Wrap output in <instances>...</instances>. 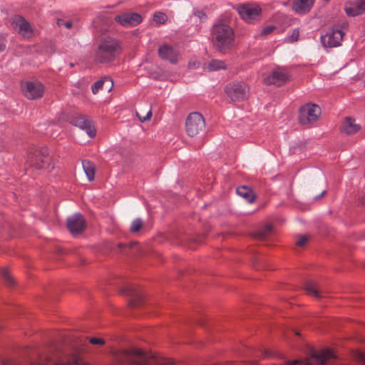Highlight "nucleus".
Listing matches in <instances>:
<instances>
[{"label":"nucleus","mask_w":365,"mask_h":365,"mask_svg":"<svg viewBox=\"0 0 365 365\" xmlns=\"http://www.w3.org/2000/svg\"><path fill=\"white\" fill-rule=\"evenodd\" d=\"M118 365H173L169 360L157 357L138 349L118 351L115 355Z\"/></svg>","instance_id":"nucleus-1"},{"label":"nucleus","mask_w":365,"mask_h":365,"mask_svg":"<svg viewBox=\"0 0 365 365\" xmlns=\"http://www.w3.org/2000/svg\"><path fill=\"white\" fill-rule=\"evenodd\" d=\"M212 40L217 48L223 52L232 46L234 31L228 24L219 21L212 29Z\"/></svg>","instance_id":"nucleus-2"},{"label":"nucleus","mask_w":365,"mask_h":365,"mask_svg":"<svg viewBox=\"0 0 365 365\" xmlns=\"http://www.w3.org/2000/svg\"><path fill=\"white\" fill-rule=\"evenodd\" d=\"M120 52L118 41L107 37L101 41L95 53V60L101 63L113 61Z\"/></svg>","instance_id":"nucleus-3"},{"label":"nucleus","mask_w":365,"mask_h":365,"mask_svg":"<svg viewBox=\"0 0 365 365\" xmlns=\"http://www.w3.org/2000/svg\"><path fill=\"white\" fill-rule=\"evenodd\" d=\"M205 129V120L203 115L198 112H193L188 115L185 120V130L187 135L194 138L202 133Z\"/></svg>","instance_id":"nucleus-4"},{"label":"nucleus","mask_w":365,"mask_h":365,"mask_svg":"<svg viewBox=\"0 0 365 365\" xmlns=\"http://www.w3.org/2000/svg\"><path fill=\"white\" fill-rule=\"evenodd\" d=\"M48 150L45 148L31 149L27 155L26 164L36 169L46 168L48 164Z\"/></svg>","instance_id":"nucleus-5"},{"label":"nucleus","mask_w":365,"mask_h":365,"mask_svg":"<svg viewBox=\"0 0 365 365\" xmlns=\"http://www.w3.org/2000/svg\"><path fill=\"white\" fill-rule=\"evenodd\" d=\"M249 87L245 82H233L226 86L225 92L233 102H240L249 96Z\"/></svg>","instance_id":"nucleus-6"},{"label":"nucleus","mask_w":365,"mask_h":365,"mask_svg":"<svg viewBox=\"0 0 365 365\" xmlns=\"http://www.w3.org/2000/svg\"><path fill=\"white\" fill-rule=\"evenodd\" d=\"M347 29V24L341 25V29L334 28L321 36V41L326 48L337 47L341 45L343 36Z\"/></svg>","instance_id":"nucleus-7"},{"label":"nucleus","mask_w":365,"mask_h":365,"mask_svg":"<svg viewBox=\"0 0 365 365\" xmlns=\"http://www.w3.org/2000/svg\"><path fill=\"white\" fill-rule=\"evenodd\" d=\"M290 75L284 68H277L269 74L263 76V81L267 85L281 86L289 81Z\"/></svg>","instance_id":"nucleus-8"},{"label":"nucleus","mask_w":365,"mask_h":365,"mask_svg":"<svg viewBox=\"0 0 365 365\" xmlns=\"http://www.w3.org/2000/svg\"><path fill=\"white\" fill-rule=\"evenodd\" d=\"M23 95L29 100L41 98L44 92V86L39 81H26L21 83Z\"/></svg>","instance_id":"nucleus-9"},{"label":"nucleus","mask_w":365,"mask_h":365,"mask_svg":"<svg viewBox=\"0 0 365 365\" xmlns=\"http://www.w3.org/2000/svg\"><path fill=\"white\" fill-rule=\"evenodd\" d=\"M321 114V108L315 104H307L301 107L299 120L301 124L306 125L316 121Z\"/></svg>","instance_id":"nucleus-10"},{"label":"nucleus","mask_w":365,"mask_h":365,"mask_svg":"<svg viewBox=\"0 0 365 365\" xmlns=\"http://www.w3.org/2000/svg\"><path fill=\"white\" fill-rule=\"evenodd\" d=\"M159 56L170 63L176 64L180 58V51L176 46L171 44L163 43L158 49Z\"/></svg>","instance_id":"nucleus-11"},{"label":"nucleus","mask_w":365,"mask_h":365,"mask_svg":"<svg viewBox=\"0 0 365 365\" xmlns=\"http://www.w3.org/2000/svg\"><path fill=\"white\" fill-rule=\"evenodd\" d=\"M237 10L242 19L248 23L256 20L261 12V9L258 6L251 4L239 5Z\"/></svg>","instance_id":"nucleus-12"},{"label":"nucleus","mask_w":365,"mask_h":365,"mask_svg":"<svg viewBox=\"0 0 365 365\" xmlns=\"http://www.w3.org/2000/svg\"><path fill=\"white\" fill-rule=\"evenodd\" d=\"M86 221L83 217L79 213L67 218V227L73 235H78L86 229Z\"/></svg>","instance_id":"nucleus-13"},{"label":"nucleus","mask_w":365,"mask_h":365,"mask_svg":"<svg viewBox=\"0 0 365 365\" xmlns=\"http://www.w3.org/2000/svg\"><path fill=\"white\" fill-rule=\"evenodd\" d=\"M14 29L23 37L30 38L32 36V29L29 23L21 16H15L12 19Z\"/></svg>","instance_id":"nucleus-14"},{"label":"nucleus","mask_w":365,"mask_h":365,"mask_svg":"<svg viewBox=\"0 0 365 365\" xmlns=\"http://www.w3.org/2000/svg\"><path fill=\"white\" fill-rule=\"evenodd\" d=\"M115 19L118 24L125 27L135 26L142 21L141 16L136 13H125L116 16Z\"/></svg>","instance_id":"nucleus-15"},{"label":"nucleus","mask_w":365,"mask_h":365,"mask_svg":"<svg viewBox=\"0 0 365 365\" xmlns=\"http://www.w3.org/2000/svg\"><path fill=\"white\" fill-rule=\"evenodd\" d=\"M345 12L347 15L356 16L365 12V0H354L346 3Z\"/></svg>","instance_id":"nucleus-16"},{"label":"nucleus","mask_w":365,"mask_h":365,"mask_svg":"<svg viewBox=\"0 0 365 365\" xmlns=\"http://www.w3.org/2000/svg\"><path fill=\"white\" fill-rule=\"evenodd\" d=\"M73 124L82 130H86L89 137L93 138L96 135V130L91 122L85 116L80 115L73 119Z\"/></svg>","instance_id":"nucleus-17"},{"label":"nucleus","mask_w":365,"mask_h":365,"mask_svg":"<svg viewBox=\"0 0 365 365\" xmlns=\"http://www.w3.org/2000/svg\"><path fill=\"white\" fill-rule=\"evenodd\" d=\"M314 0H294L293 9L299 14H304L310 11Z\"/></svg>","instance_id":"nucleus-18"},{"label":"nucleus","mask_w":365,"mask_h":365,"mask_svg":"<svg viewBox=\"0 0 365 365\" xmlns=\"http://www.w3.org/2000/svg\"><path fill=\"white\" fill-rule=\"evenodd\" d=\"M360 128V125L356 124L355 120L350 117L346 118L341 125L342 130L347 135L354 134L358 132Z\"/></svg>","instance_id":"nucleus-19"},{"label":"nucleus","mask_w":365,"mask_h":365,"mask_svg":"<svg viewBox=\"0 0 365 365\" xmlns=\"http://www.w3.org/2000/svg\"><path fill=\"white\" fill-rule=\"evenodd\" d=\"M304 289L307 294L313 296L317 299L323 297V292L319 289V286L314 282H307L304 285Z\"/></svg>","instance_id":"nucleus-20"},{"label":"nucleus","mask_w":365,"mask_h":365,"mask_svg":"<svg viewBox=\"0 0 365 365\" xmlns=\"http://www.w3.org/2000/svg\"><path fill=\"white\" fill-rule=\"evenodd\" d=\"M107 83L106 89L110 91L113 86V82L110 79L108 78H105L104 79H101L97 81L92 85L91 89L93 94H96L100 90H103L104 85Z\"/></svg>","instance_id":"nucleus-21"},{"label":"nucleus","mask_w":365,"mask_h":365,"mask_svg":"<svg viewBox=\"0 0 365 365\" xmlns=\"http://www.w3.org/2000/svg\"><path fill=\"white\" fill-rule=\"evenodd\" d=\"M82 166H83L84 173H86V175L88 178V180L89 181H93L95 178V172H96L95 165L89 160H84L82 161Z\"/></svg>","instance_id":"nucleus-22"},{"label":"nucleus","mask_w":365,"mask_h":365,"mask_svg":"<svg viewBox=\"0 0 365 365\" xmlns=\"http://www.w3.org/2000/svg\"><path fill=\"white\" fill-rule=\"evenodd\" d=\"M123 292L132 297L133 299L130 302V306L135 307L139 304V294L134 287L129 286L125 288Z\"/></svg>","instance_id":"nucleus-23"},{"label":"nucleus","mask_w":365,"mask_h":365,"mask_svg":"<svg viewBox=\"0 0 365 365\" xmlns=\"http://www.w3.org/2000/svg\"><path fill=\"white\" fill-rule=\"evenodd\" d=\"M236 192L238 195L242 197L250 202L254 200V195L252 194V192L248 187H240L237 189Z\"/></svg>","instance_id":"nucleus-24"},{"label":"nucleus","mask_w":365,"mask_h":365,"mask_svg":"<svg viewBox=\"0 0 365 365\" xmlns=\"http://www.w3.org/2000/svg\"><path fill=\"white\" fill-rule=\"evenodd\" d=\"M272 232V227L271 225H266L261 230L253 234V237L256 239L264 240Z\"/></svg>","instance_id":"nucleus-25"},{"label":"nucleus","mask_w":365,"mask_h":365,"mask_svg":"<svg viewBox=\"0 0 365 365\" xmlns=\"http://www.w3.org/2000/svg\"><path fill=\"white\" fill-rule=\"evenodd\" d=\"M152 110L150 108H149L148 110L140 109V111L136 112V115L141 122H145L150 120L152 117Z\"/></svg>","instance_id":"nucleus-26"},{"label":"nucleus","mask_w":365,"mask_h":365,"mask_svg":"<svg viewBox=\"0 0 365 365\" xmlns=\"http://www.w3.org/2000/svg\"><path fill=\"white\" fill-rule=\"evenodd\" d=\"M207 68L209 71H217L218 69L225 68V63L221 61L212 60L207 64Z\"/></svg>","instance_id":"nucleus-27"},{"label":"nucleus","mask_w":365,"mask_h":365,"mask_svg":"<svg viewBox=\"0 0 365 365\" xmlns=\"http://www.w3.org/2000/svg\"><path fill=\"white\" fill-rule=\"evenodd\" d=\"M0 274L4 279L8 285L11 286L14 284V282L9 273V271L6 268H1L0 269Z\"/></svg>","instance_id":"nucleus-28"},{"label":"nucleus","mask_w":365,"mask_h":365,"mask_svg":"<svg viewBox=\"0 0 365 365\" xmlns=\"http://www.w3.org/2000/svg\"><path fill=\"white\" fill-rule=\"evenodd\" d=\"M143 227V221L139 219H135L130 225V230L131 232H138L141 227Z\"/></svg>","instance_id":"nucleus-29"},{"label":"nucleus","mask_w":365,"mask_h":365,"mask_svg":"<svg viewBox=\"0 0 365 365\" xmlns=\"http://www.w3.org/2000/svg\"><path fill=\"white\" fill-rule=\"evenodd\" d=\"M153 19L157 24H163L167 21L168 17L163 13L156 12L153 16Z\"/></svg>","instance_id":"nucleus-30"},{"label":"nucleus","mask_w":365,"mask_h":365,"mask_svg":"<svg viewBox=\"0 0 365 365\" xmlns=\"http://www.w3.org/2000/svg\"><path fill=\"white\" fill-rule=\"evenodd\" d=\"M309 240L307 235H299L297 237L296 245L299 247H303Z\"/></svg>","instance_id":"nucleus-31"},{"label":"nucleus","mask_w":365,"mask_h":365,"mask_svg":"<svg viewBox=\"0 0 365 365\" xmlns=\"http://www.w3.org/2000/svg\"><path fill=\"white\" fill-rule=\"evenodd\" d=\"M89 342L93 345H103L105 340L102 338L91 337L89 339Z\"/></svg>","instance_id":"nucleus-32"},{"label":"nucleus","mask_w":365,"mask_h":365,"mask_svg":"<svg viewBox=\"0 0 365 365\" xmlns=\"http://www.w3.org/2000/svg\"><path fill=\"white\" fill-rule=\"evenodd\" d=\"M299 29H294L292 31L291 36H289V41L291 42L297 41L298 39H299Z\"/></svg>","instance_id":"nucleus-33"},{"label":"nucleus","mask_w":365,"mask_h":365,"mask_svg":"<svg viewBox=\"0 0 365 365\" xmlns=\"http://www.w3.org/2000/svg\"><path fill=\"white\" fill-rule=\"evenodd\" d=\"M57 25L58 26H64L66 29H71L72 27V22L71 21H65L63 19H58L57 20Z\"/></svg>","instance_id":"nucleus-34"},{"label":"nucleus","mask_w":365,"mask_h":365,"mask_svg":"<svg viewBox=\"0 0 365 365\" xmlns=\"http://www.w3.org/2000/svg\"><path fill=\"white\" fill-rule=\"evenodd\" d=\"M274 29H275L274 26H268L262 29L261 34H262V35H264V36L268 35V34H271L274 31Z\"/></svg>","instance_id":"nucleus-35"},{"label":"nucleus","mask_w":365,"mask_h":365,"mask_svg":"<svg viewBox=\"0 0 365 365\" xmlns=\"http://www.w3.org/2000/svg\"><path fill=\"white\" fill-rule=\"evenodd\" d=\"M6 48V40L3 35L0 34V53L3 52Z\"/></svg>","instance_id":"nucleus-36"},{"label":"nucleus","mask_w":365,"mask_h":365,"mask_svg":"<svg viewBox=\"0 0 365 365\" xmlns=\"http://www.w3.org/2000/svg\"><path fill=\"white\" fill-rule=\"evenodd\" d=\"M195 15L197 16L202 20L206 19V15L202 11L196 12Z\"/></svg>","instance_id":"nucleus-37"},{"label":"nucleus","mask_w":365,"mask_h":365,"mask_svg":"<svg viewBox=\"0 0 365 365\" xmlns=\"http://www.w3.org/2000/svg\"><path fill=\"white\" fill-rule=\"evenodd\" d=\"M325 192H326V191H325V190H324V191L321 193V195H320V196H319V197L323 196V195L325 194Z\"/></svg>","instance_id":"nucleus-38"},{"label":"nucleus","mask_w":365,"mask_h":365,"mask_svg":"<svg viewBox=\"0 0 365 365\" xmlns=\"http://www.w3.org/2000/svg\"><path fill=\"white\" fill-rule=\"evenodd\" d=\"M118 246H119V247H123L124 245H123V244L120 243V244L118 245Z\"/></svg>","instance_id":"nucleus-39"},{"label":"nucleus","mask_w":365,"mask_h":365,"mask_svg":"<svg viewBox=\"0 0 365 365\" xmlns=\"http://www.w3.org/2000/svg\"><path fill=\"white\" fill-rule=\"evenodd\" d=\"M268 356H269V354L266 352L264 354V357H268Z\"/></svg>","instance_id":"nucleus-40"}]
</instances>
